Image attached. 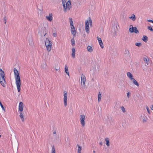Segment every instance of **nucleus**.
Returning <instances> with one entry per match:
<instances>
[{
  "label": "nucleus",
  "instance_id": "9b49d317",
  "mask_svg": "<svg viewBox=\"0 0 153 153\" xmlns=\"http://www.w3.org/2000/svg\"><path fill=\"white\" fill-rule=\"evenodd\" d=\"M41 68L44 71L46 70L47 69V65L45 63L42 64L41 66Z\"/></svg>",
  "mask_w": 153,
  "mask_h": 153
},
{
  "label": "nucleus",
  "instance_id": "603ef678",
  "mask_svg": "<svg viewBox=\"0 0 153 153\" xmlns=\"http://www.w3.org/2000/svg\"><path fill=\"white\" fill-rule=\"evenodd\" d=\"M1 137V135H0V137Z\"/></svg>",
  "mask_w": 153,
  "mask_h": 153
},
{
  "label": "nucleus",
  "instance_id": "f03ea898",
  "mask_svg": "<svg viewBox=\"0 0 153 153\" xmlns=\"http://www.w3.org/2000/svg\"><path fill=\"white\" fill-rule=\"evenodd\" d=\"M89 25L91 27H92V22L91 19L89 17L88 20H87L85 22V30L87 33H89Z\"/></svg>",
  "mask_w": 153,
  "mask_h": 153
},
{
  "label": "nucleus",
  "instance_id": "2f4dec72",
  "mask_svg": "<svg viewBox=\"0 0 153 153\" xmlns=\"http://www.w3.org/2000/svg\"><path fill=\"white\" fill-rule=\"evenodd\" d=\"M120 108H121L122 111L124 113V112H126L125 109L124 107L123 106H122Z\"/></svg>",
  "mask_w": 153,
  "mask_h": 153
},
{
  "label": "nucleus",
  "instance_id": "37998d69",
  "mask_svg": "<svg viewBox=\"0 0 153 153\" xmlns=\"http://www.w3.org/2000/svg\"><path fill=\"white\" fill-rule=\"evenodd\" d=\"M147 122V118H144L143 120V122L144 123H146Z\"/></svg>",
  "mask_w": 153,
  "mask_h": 153
},
{
  "label": "nucleus",
  "instance_id": "8fccbe9b",
  "mask_svg": "<svg viewBox=\"0 0 153 153\" xmlns=\"http://www.w3.org/2000/svg\"><path fill=\"white\" fill-rule=\"evenodd\" d=\"M56 133V131H54L53 132V134H55Z\"/></svg>",
  "mask_w": 153,
  "mask_h": 153
},
{
  "label": "nucleus",
  "instance_id": "a19ab883",
  "mask_svg": "<svg viewBox=\"0 0 153 153\" xmlns=\"http://www.w3.org/2000/svg\"><path fill=\"white\" fill-rule=\"evenodd\" d=\"M53 36L54 37H56L57 36L56 33L55 32V33H53Z\"/></svg>",
  "mask_w": 153,
  "mask_h": 153
},
{
  "label": "nucleus",
  "instance_id": "7ed1b4c3",
  "mask_svg": "<svg viewBox=\"0 0 153 153\" xmlns=\"http://www.w3.org/2000/svg\"><path fill=\"white\" fill-rule=\"evenodd\" d=\"M64 11L66 13L68 10H69L71 8V1H68L65 4L63 5Z\"/></svg>",
  "mask_w": 153,
  "mask_h": 153
},
{
  "label": "nucleus",
  "instance_id": "49530a36",
  "mask_svg": "<svg viewBox=\"0 0 153 153\" xmlns=\"http://www.w3.org/2000/svg\"><path fill=\"white\" fill-rule=\"evenodd\" d=\"M148 21L149 22H152L153 23V21L150 19L148 20Z\"/></svg>",
  "mask_w": 153,
  "mask_h": 153
},
{
  "label": "nucleus",
  "instance_id": "4c0bfd02",
  "mask_svg": "<svg viewBox=\"0 0 153 153\" xmlns=\"http://www.w3.org/2000/svg\"><path fill=\"white\" fill-rule=\"evenodd\" d=\"M148 29L149 30L151 31H153V29L151 26H148Z\"/></svg>",
  "mask_w": 153,
  "mask_h": 153
},
{
  "label": "nucleus",
  "instance_id": "5701e85b",
  "mask_svg": "<svg viewBox=\"0 0 153 153\" xmlns=\"http://www.w3.org/2000/svg\"><path fill=\"white\" fill-rule=\"evenodd\" d=\"M20 114L19 115V117L21 118V119L22 120V122H23L24 120V116L23 114H22V112H20Z\"/></svg>",
  "mask_w": 153,
  "mask_h": 153
},
{
  "label": "nucleus",
  "instance_id": "393cba45",
  "mask_svg": "<svg viewBox=\"0 0 153 153\" xmlns=\"http://www.w3.org/2000/svg\"><path fill=\"white\" fill-rule=\"evenodd\" d=\"M101 94H100V92L98 94V102H99L101 101Z\"/></svg>",
  "mask_w": 153,
  "mask_h": 153
},
{
  "label": "nucleus",
  "instance_id": "6e6552de",
  "mask_svg": "<svg viewBox=\"0 0 153 153\" xmlns=\"http://www.w3.org/2000/svg\"><path fill=\"white\" fill-rule=\"evenodd\" d=\"M24 108V104L23 103L21 102L19 105V110L20 112H22L23 111Z\"/></svg>",
  "mask_w": 153,
  "mask_h": 153
},
{
  "label": "nucleus",
  "instance_id": "423d86ee",
  "mask_svg": "<svg viewBox=\"0 0 153 153\" xmlns=\"http://www.w3.org/2000/svg\"><path fill=\"white\" fill-rule=\"evenodd\" d=\"M64 98H63V102H64V105L65 107H66L67 105V92L64 91Z\"/></svg>",
  "mask_w": 153,
  "mask_h": 153
},
{
  "label": "nucleus",
  "instance_id": "c9c22d12",
  "mask_svg": "<svg viewBox=\"0 0 153 153\" xmlns=\"http://www.w3.org/2000/svg\"><path fill=\"white\" fill-rule=\"evenodd\" d=\"M97 40H98L99 43L102 42V41L100 38H99L98 37H97Z\"/></svg>",
  "mask_w": 153,
  "mask_h": 153
},
{
  "label": "nucleus",
  "instance_id": "39448f33",
  "mask_svg": "<svg viewBox=\"0 0 153 153\" xmlns=\"http://www.w3.org/2000/svg\"><path fill=\"white\" fill-rule=\"evenodd\" d=\"M80 122L82 126L84 127L85 126V116L84 114H82L80 116Z\"/></svg>",
  "mask_w": 153,
  "mask_h": 153
},
{
  "label": "nucleus",
  "instance_id": "58836bf2",
  "mask_svg": "<svg viewBox=\"0 0 153 153\" xmlns=\"http://www.w3.org/2000/svg\"><path fill=\"white\" fill-rule=\"evenodd\" d=\"M7 18L6 16H5L4 18V23L6 24V23Z\"/></svg>",
  "mask_w": 153,
  "mask_h": 153
},
{
  "label": "nucleus",
  "instance_id": "dca6fc26",
  "mask_svg": "<svg viewBox=\"0 0 153 153\" xmlns=\"http://www.w3.org/2000/svg\"><path fill=\"white\" fill-rule=\"evenodd\" d=\"M77 146H78L77 153H81V151L82 149V146L79 145H77Z\"/></svg>",
  "mask_w": 153,
  "mask_h": 153
},
{
  "label": "nucleus",
  "instance_id": "b1692460",
  "mask_svg": "<svg viewBox=\"0 0 153 153\" xmlns=\"http://www.w3.org/2000/svg\"><path fill=\"white\" fill-rule=\"evenodd\" d=\"M142 40L144 42H146L148 41V38L146 36H143L142 38Z\"/></svg>",
  "mask_w": 153,
  "mask_h": 153
},
{
  "label": "nucleus",
  "instance_id": "7c9ffc66",
  "mask_svg": "<svg viewBox=\"0 0 153 153\" xmlns=\"http://www.w3.org/2000/svg\"><path fill=\"white\" fill-rule=\"evenodd\" d=\"M143 61L145 62H146L147 63V64L148 65V62L149 61V59L146 58H145V57H144L143 58Z\"/></svg>",
  "mask_w": 153,
  "mask_h": 153
},
{
  "label": "nucleus",
  "instance_id": "3c124183",
  "mask_svg": "<svg viewBox=\"0 0 153 153\" xmlns=\"http://www.w3.org/2000/svg\"><path fill=\"white\" fill-rule=\"evenodd\" d=\"M93 152L94 153H96V152H95V151H93Z\"/></svg>",
  "mask_w": 153,
  "mask_h": 153
},
{
  "label": "nucleus",
  "instance_id": "e433bc0d",
  "mask_svg": "<svg viewBox=\"0 0 153 153\" xmlns=\"http://www.w3.org/2000/svg\"><path fill=\"white\" fill-rule=\"evenodd\" d=\"M99 44L102 48H104L103 44L102 42L100 43Z\"/></svg>",
  "mask_w": 153,
  "mask_h": 153
},
{
  "label": "nucleus",
  "instance_id": "9d476101",
  "mask_svg": "<svg viewBox=\"0 0 153 153\" xmlns=\"http://www.w3.org/2000/svg\"><path fill=\"white\" fill-rule=\"evenodd\" d=\"M52 16V14L51 13H50L48 16H46V18L49 21L51 22L53 19Z\"/></svg>",
  "mask_w": 153,
  "mask_h": 153
},
{
  "label": "nucleus",
  "instance_id": "c03bdc74",
  "mask_svg": "<svg viewBox=\"0 0 153 153\" xmlns=\"http://www.w3.org/2000/svg\"><path fill=\"white\" fill-rule=\"evenodd\" d=\"M70 26H71V30L75 29V28L73 25H71Z\"/></svg>",
  "mask_w": 153,
  "mask_h": 153
},
{
  "label": "nucleus",
  "instance_id": "aec40b11",
  "mask_svg": "<svg viewBox=\"0 0 153 153\" xmlns=\"http://www.w3.org/2000/svg\"><path fill=\"white\" fill-rule=\"evenodd\" d=\"M65 72L69 76V73L68 72V67L67 65H65Z\"/></svg>",
  "mask_w": 153,
  "mask_h": 153
},
{
  "label": "nucleus",
  "instance_id": "4be33fe9",
  "mask_svg": "<svg viewBox=\"0 0 153 153\" xmlns=\"http://www.w3.org/2000/svg\"><path fill=\"white\" fill-rule=\"evenodd\" d=\"M105 140L106 142V144L107 146H110V143L109 140L108 138L107 137L105 138Z\"/></svg>",
  "mask_w": 153,
  "mask_h": 153
},
{
  "label": "nucleus",
  "instance_id": "f3484780",
  "mask_svg": "<svg viewBox=\"0 0 153 153\" xmlns=\"http://www.w3.org/2000/svg\"><path fill=\"white\" fill-rule=\"evenodd\" d=\"M52 44V42L51 41H50L49 39L46 38L45 41V45L51 44Z\"/></svg>",
  "mask_w": 153,
  "mask_h": 153
},
{
  "label": "nucleus",
  "instance_id": "f257e3e1",
  "mask_svg": "<svg viewBox=\"0 0 153 153\" xmlns=\"http://www.w3.org/2000/svg\"><path fill=\"white\" fill-rule=\"evenodd\" d=\"M15 77L16 83L17 86L18 92H20L21 90V80L18 71L16 68L13 69Z\"/></svg>",
  "mask_w": 153,
  "mask_h": 153
},
{
  "label": "nucleus",
  "instance_id": "4468645a",
  "mask_svg": "<svg viewBox=\"0 0 153 153\" xmlns=\"http://www.w3.org/2000/svg\"><path fill=\"white\" fill-rule=\"evenodd\" d=\"M72 52L71 56L73 58H74L75 57V48H73L72 49Z\"/></svg>",
  "mask_w": 153,
  "mask_h": 153
},
{
  "label": "nucleus",
  "instance_id": "a18cd8bd",
  "mask_svg": "<svg viewBox=\"0 0 153 153\" xmlns=\"http://www.w3.org/2000/svg\"><path fill=\"white\" fill-rule=\"evenodd\" d=\"M130 93L129 92H128L127 93V97L128 98L129 97V96L130 95Z\"/></svg>",
  "mask_w": 153,
  "mask_h": 153
},
{
  "label": "nucleus",
  "instance_id": "bb28decb",
  "mask_svg": "<svg viewBox=\"0 0 153 153\" xmlns=\"http://www.w3.org/2000/svg\"><path fill=\"white\" fill-rule=\"evenodd\" d=\"M71 34L74 36H75L76 35V30L75 29H73L71 30Z\"/></svg>",
  "mask_w": 153,
  "mask_h": 153
},
{
  "label": "nucleus",
  "instance_id": "20e7f679",
  "mask_svg": "<svg viewBox=\"0 0 153 153\" xmlns=\"http://www.w3.org/2000/svg\"><path fill=\"white\" fill-rule=\"evenodd\" d=\"M129 31L131 33H134L137 34L139 33V31L136 27H133L132 25H130L129 26Z\"/></svg>",
  "mask_w": 153,
  "mask_h": 153
},
{
  "label": "nucleus",
  "instance_id": "a211bd4d",
  "mask_svg": "<svg viewBox=\"0 0 153 153\" xmlns=\"http://www.w3.org/2000/svg\"><path fill=\"white\" fill-rule=\"evenodd\" d=\"M88 51L90 53L91 52L93 51V49L91 46L88 45L87 48Z\"/></svg>",
  "mask_w": 153,
  "mask_h": 153
},
{
  "label": "nucleus",
  "instance_id": "2eb2a0df",
  "mask_svg": "<svg viewBox=\"0 0 153 153\" xmlns=\"http://www.w3.org/2000/svg\"><path fill=\"white\" fill-rule=\"evenodd\" d=\"M127 75L128 76L131 80V79H133V75L130 72H128L127 73Z\"/></svg>",
  "mask_w": 153,
  "mask_h": 153
},
{
  "label": "nucleus",
  "instance_id": "f8f14e48",
  "mask_svg": "<svg viewBox=\"0 0 153 153\" xmlns=\"http://www.w3.org/2000/svg\"><path fill=\"white\" fill-rule=\"evenodd\" d=\"M4 73L3 71L0 68V78L4 77Z\"/></svg>",
  "mask_w": 153,
  "mask_h": 153
},
{
  "label": "nucleus",
  "instance_id": "09e8293b",
  "mask_svg": "<svg viewBox=\"0 0 153 153\" xmlns=\"http://www.w3.org/2000/svg\"><path fill=\"white\" fill-rule=\"evenodd\" d=\"M151 109L152 110H153V105H152L151 107Z\"/></svg>",
  "mask_w": 153,
  "mask_h": 153
},
{
  "label": "nucleus",
  "instance_id": "6ab92c4d",
  "mask_svg": "<svg viewBox=\"0 0 153 153\" xmlns=\"http://www.w3.org/2000/svg\"><path fill=\"white\" fill-rule=\"evenodd\" d=\"M131 81H133V83L135 85L137 86V87H138L139 86V84L138 83V82H137V81L134 79L133 78V79H131Z\"/></svg>",
  "mask_w": 153,
  "mask_h": 153
},
{
  "label": "nucleus",
  "instance_id": "c756f323",
  "mask_svg": "<svg viewBox=\"0 0 153 153\" xmlns=\"http://www.w3.org/2000/svg\"><path fill=\"white\" fill-rule=\"evenodd\" d=\"M51 153H56L55 152V149L54 148V146H53L52 147Z\"/></svg>",
  "mask_w": 153,
  "mask_h": 153
},
{
  "label": "nucleus",
  "instance_id": "de8ad7c7",
  "mask_svg": "<svg viewBox=\"0 0 153 153\" xmlns=\"http://www.w3.org/2000/svg\"><path fill=\"white\" fill-rule=\"evenodd\" d=\"M99 144L101 146H102V142H100V143H99Z\"/></svg>",
  "mask_w": 153,
  "mask_h": 153
},
{
  "label": "nucleus",
  "instance_id": "79ce46f5",
  "mask_svg": "<svg viewBox=\"0 0 153 153\" xmlns=\"http://www.w3.org/2000/svg\"><path fill=\"white\" fill-rule=\"evenodd\" d=\"M62 2L63 5H64V4H65L66 3L65 0H62Z\"/></svg>",
  "mask_w": 153,
  "mask_h": 153
},
{
  "label": "nucleus",
  "instance_id": "a878e982",
  "mask_svg": "<svg viewBox=\"0 0 153 153\" xmlns=\"http://www.w3.org/2000/svg\"><path fill=\"white\" fill-rule=\"evenodd\" d=\"M54 68L56 71L59 70L60 69V67L58 64L56 65L54 67Z\"/></svg>",
  "mask_w": 153,
  "mask_h": 153
},
{
  "label": "nucleus",
  "instance_id": "c85d7f7f",
  "mask_svg": "<svg viewBox=\"0 0 153 153\" xmlns=\"http://www.w3.org/2000/svg\"><path fill=\"white\" fill-rule=\"evenodd\" d=\"M124 53L125 54L128 55V54L129 53V51L128 50V49H126L125 50Z\"/></svg>",
  "mask_w": 153,
  "mask_h": 153
},
{
  "label": "nucleus",
  "instance_id": "f704fd0d",
  "mask_svg": "<svg viewBox=\"0 0 153 153\" xmlns=\"http://www.w3.org/2000/svg\"><path fill=\"white\" fill-rule=\"evenodd\" d=\"M29 45L32 47H33L34 46L33 42L31 40L29 42Z\"/></svg>",
  "mask_w": 153,
  "mask_h": 153
},
{
  "label": "nucleus",
  "instance_id": "72a5a7b5",
  "mask_svg": "<svg viewBox=\"0 0 153 153\" xmlns=\"http://www.w3.org/2000/svg\"><path fill=\"white\" fill-rule=\"evenodd\" d=\"M135 45L138 47H140L141 45V43L140 42H137L135 43Z\"/></svg>",
  "mask_w": 153,
  "mask_h": 153
},
{
  "label": "nucleus",
  "instance_id": "412c9836",
  "mask_svg": "<svg viewBox=\"0 0 153 153\" xmlns=\"http://www.w3.org/2000/svg\"><path fill=\"white\" fill-rule=\"evenodd\" d=\"M129 18L131 19L133 21H134L136 20V17L134 14H132Z\"/></svg>",
  "mask_w": 153,
  "mask_h": 153
},
{
  "label": "nucleus",
  "instance_id": "ddd939ff",
  "mask_svg": "<svg viewBox=\"0 0 153 153\" xmlns=\"http://www.w3.org/2000/svg\"><path fill=\"white\" fill-rule=\"evenodd\" d=\"M52 45V44H51L50 45H45L47 48V50L48 52H50L51 51Z\"/></svg>",
  "mask_w": 153,
  "mask_h": 153
},
{
  "label": "nucleus",
  "instance_id": "1a4fd4ad",
  "mask_svg": "<svg viewBox=\"0 0 153 153\" xmlns=\"http://www.w3.org/2000/svg\"><path fill=\"white\" fill-rule=\"evenodd\" d=\"M0 83L3 87H5V81L4 77L0 78Z\"/></svg>",
  "mask_w": 153,
  "mask_h": 153
},
{
  "label": "nucleus",
  "instance_id": "cd10ccee",
  "mask_svg": "<svg viewBox=\"0 0 153 153\" xmlns=\"http://www.w3.org/2000/svg\"><path fill=\"white\" fill-rule=\"evenodd\" d=\"M71 45L72 46H74L75 45V40L74 38H72L71 39Z\"/></svg>",
  "mask_w": 153,
  "mask_h": 153
},
{
  "label": "nucleus",
  "instance_id": "0eeeda50",
  "mask_svg": "<svg viewBox=\"0 0 153 153\" xmlns=\"http://www.w3.org/2000/svg\"><path fill=\"white\" fill-rule=\"evenodd\" d=\"M81 84H82V83H83V85L85 86V82L86 81L85 77V75L83 74H82L81 75Z\"/></svg>",
  "mask_w": 153,
  "mask_h": 153
},
{
  "label": "nucleus",
  "instance_id": "ea45409f",
  "mask_svg": "<svg viewBox=\"0 0 153 153\" xmlns=\"http://www.w3.org/2000/svg\"><path fill=\"white\" fill-rule=\"evenodd\" d=\"M146 109L147 110L149 114H150V110L149 109V107L147 106H146Z\"/></svg>",
  "mask_w": 153,
  "mask_h": 153
},
{
  "label": "nucleus",
  "instance_id": "473e14b6",
  "mask_svg": "<svg viewBox=\"0 0 153 153\" xmlns=\"http://www.w3.org/2000/svg\"><path fill=\"white\" fill-rule=\"evenodd\" d=\"M70 26L73 25V22L71 18H70Z\"/></svg>",
  "mask_w": 153,
  "mask_h": 153
}]
</instances>
